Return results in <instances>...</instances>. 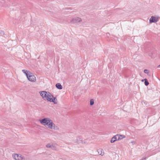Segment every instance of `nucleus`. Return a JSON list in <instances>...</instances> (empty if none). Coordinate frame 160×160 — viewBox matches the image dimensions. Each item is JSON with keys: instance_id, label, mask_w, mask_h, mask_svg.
Segmentation results:
<instances>
[{"instance_id": "nucleus-11", "label": "nucleus", "mask_w": 160, "mask_h": 160, "mask_svg": "<svg viewBox=\"0 0 160 160\" xmlns=\"http://www.w3.org/2000/svg\"><path fill=\"white\" fill-rule=\"evenodd\" d=\"M94 101L92 99L91 100L90 105H93L94 104Z\"/></svg>"}, {"instance_id": "nucleus-4", "label": "nucleus", "mask_w": 160, "mask_h": 160, "mask_svg": "<svg viewBox=\"0 0 160 160\" xmlns=\"http://www.w3.org/2000/svg\"><path fill=\"white\" fill-rule=\"evenodd\" d=\"M13 157L16 160H22L23 158V157L21 155L17 154H13Z\"/></svg>"}, {"instance_id": "nucleus-6", "label": "nucleus", "mask_w": 160, "mask_h": 160, "mask_svg": "<svg viewBox=\"0 0 160 160\" xmlns=\"http://www.w3.org/2000/svg\"><path fill=\"white\" fill-rule=\"evenodd\" d=\"M117 136H116V135L114 136L112 138L111 140V143H113L116 141L118 140V138L117 137Z\"/></svg>"}, {"instance_id": "nucleus-1", "label": "nucleus", "mask_w": 160, "mask_h": 160, "mask_svg": "<svg viewBox=\"0 0 160 160\" xmlns=\"http://www.w3.org/2000/svg\"><path fill=\"white\" fill-rule=\"evenodd\" d=\"M40 95L43 98L50 102H53L54 103H57V99L56 98L51 95L49 92L45 91H42L40 92Z\"/></svg>"}, {"instance_id": "nucleus-3", "label": "nucleus", "mask_w": 160, "mask_h": 160, "mask_svg": "<svg viewBox=\"0 0 160 160\" xmlns=\"http://www.w3.org/2000/svg\"><path fill=\"white\" fill-rule=\"evenodd\" d=\"M22 71L26 74L27 78L29 81L32 82L36 81V78L33 73L30 72L26 71L25 70H23Z\"/></svg>"}, {"instance_id": "nucleus-5", "label": "nucleus", "mask_w": 160, "mask_h": 160, "mask_svg": "<svg viewBox=\"0 0 160 160\" xmlns=\"http://www.w3.org/2000/svg\"><path fill=\"white\" fill-rule=\"evenodd\" d=\"M159 19V17H153L152 16L150 18L149 22L150 23L155 22L158 21Z\"/></svg>"}, {"instance_id": "nucleus-15", "label": "nucleus", "mask_w": 160, "mask_h": 160, "mask_svg": "<svg viewBox=\"0 0 160 160\" xmlns=\"http://www.w3.org/2000/svg\"><path fill=\"white\" fill-rule=\"evenodd\" d=\"M160 65L159 66H158V67H160Z\"/></svg>"}, {"instance_id": "nucleus-7", "label": "nucleus", "mask_w": 160, "mask_h": 160, "mask_svg": "<svg viewBox=\"0 0 160 160\" xmlns=\"http://www.w3.org/2000/svg\"><path fill=\"white\" fill-rule=\"evenodd\" d=\"M116 136H118L117 137L118 138V140H121L125 138V136L123 135H116Z\"/></svg>"}, {"instance_id": "nucleus-12", "label": "nucleus", "mask_w": 160, "mask_h": 160, "mask_svg": "<svg viewBox=\"0 0 160 160\" xmlns=\"http://www.w3.org/2000/svg\"><path fill=\"white\" fill-rule=\"evenodd\" d=\"M144 72L145 73H149V71L148 70L145 69L144 71Z\"/></svg>"}, {"instance_id": "nucleus-14", "label": "nucleus", "mask_w": 160, "mask_h": 160, "mask_svg": "<svg viewBox=\"0 0 160 160\" xmlns=\"http://www.w3.org/2000/svg\"><path fill=\"white\" fill-rule=\"evenodd\" d=\"M100 155H103V153H101L100 154Z\"/></svg>"}, {"instance_id": "nucleus-9", "label": "nucleus", "mask_w": 160, "mask_h": 160, "mask_svg": "<svg viewBox=\"0 0 160 160\" xmlns=\"http://www.w3.org/2000/svg\"><path fill=\"white\" fill-rule=\"evenodd\" d=\"M144 80H145V85L146 86H148L149 84V82L147 81V79H144Z\"/></svg>"}, {"instance_id": "nucleus-2", "label": "nucleus", "mask_w": 160, "mask_h": 160, "mask_svg": "<svg viewBox=\"0 0 160 160\" xmlns=\"http://www.w3.org/2000/svg\"><path fill=\"white\" fill-rule=\"evenodd\" d=\"M39 122L42 125L50 129H52L54 128V124L53 123L52 120L49 118H45L40 120Z\"/></svg>"}, {"instance_id": "nucleus-13", "label": "nucleus", "mask_w": 160, "mask_h": 160, "mask_svg": "<svg viewBox=\"0 0 160 160\" xmlns=\"http://www.w3.org/2000/svg\"><path fill=\"white\" fill-rule=\"evenodd\" d=\"M81 19H80V18H78V19L77 20H78V22H79V21H81Z\"/></svg>"}, {"instance_id": "nucleus-8", "label": "nucleus", "mask_w": 160, "mask_h": 160, "mask_svg": "<svg viewBox=\"0 0 160 160\" xmlns=\"http://www.w3.org/2000/svg\"><path fill=\"white\" fill-rule=\"evenodd\" d=\"M56 87L58 89H62V87L61 84L59 83H57L56 85Z\"/></svg>"}, {"instance_id": "nucleus-10", "label": "nucleus", "mask_w": 160, "mask_h": 160, "mask_svg": "<svg viewBox=\"0 0 160 160\" xmlns=\"http://www.w3.org/2000/svg\"><path fill=\"white\" fill-rule=\"evenodd\" d=\"M46 147L47 148H53V145H50L49 144H47L46 145Z\"/></svg>"}]
</instances>
